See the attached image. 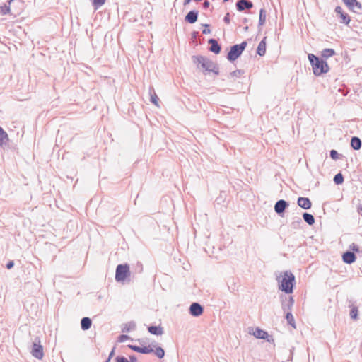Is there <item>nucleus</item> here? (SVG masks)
<instances>
[{
  "label": "nucleus",
  "instance_id": "obj_37",
  "mask_svg": "<svg viewBox=\"0 0 362 362\" xmlns=\"http://www.w3.org/2000/svg\"><path fill=\"white\" fill-rule=\"evenodd\" d=\"M203 26L205 27V28L202 30V33L204 35H207L211 33V30L209 28V24H203Z\"/></svg>",
  "mask_w": 362,
  "mask_h": 362
},
{
  "label": "nucleus",
  "instance_id": "obj_42",
  "mask_svg": "<svg viewBox=\"0 0 362 362\" xmlns=\"http://www.w3.org/2000/svg\"><path fill=\"white\" fill-rule=\"evenodd\" d=\"M14 266V262L13 261H9L6 264V268L10 269L13 268Z\"/></svg>",
  "mask_w": 362,
  "mask_h": 362
},
{
  "label": "nucleus",
  "instance_id": "obj_13",
  "mask_svg": "<svg viewBox=\"0 0 362 362\" xmlns=\"http://www.w3.org/2000/svg\"><path fill=\"white\" fill-rule=\"evenodd\" d=\"M199 12L197 10L189 11L185 17V21L193 24L197 21Z\"/></svg>",
  "mask_w": 362,
  "mask_h": 362
},
{
  "label": "nucleus",
  "instance_id": "obj_35",
  "mask_svg": "<svg viewBox=\"0 0 362 362\" xmlns=\"http://www.w3.org/2000/svg\"><path fill=\"white\" fill-rule=\"evenodd\" d=\"M330 157L332 159L337 160L342 157V155H339L336 150L330 151Z\"/></svg>",
  "mask_w": 362,
  "mask_h": 362
},
{
  "label": "nucleus",
  "instance_id": "obj_53",
  "mask_svg": "<svg viewBox=\"0 0 362 362\" xmlns=\"http://www.w3.org/2000/svg\"><path fill=\"white\" fill-rule=\"evenodd\" d=\"M111 358H107V359L105 362H110Z\"/></svg>",
  "mask_w": 362,
  "mask_h": 362
},
{
  "label": "nucleus",
  "instance_id": "obj_48",
  "mask_svg": "<svg viewBox=\"0 0 362 362\" xmlns=\"http://www.w3.org/2000/svg\"><path fill=\"white\" fill-rule=\"evenodd\" d=\"M191 1L192 0H185L184 3H183V5L184 6L188 5L191 2Z\"/></svg>",
  "mask_w": 362,
  "mask_h": 362
},
{
  "label": "nucleus",
  "instance_id": "obj_29",
  "mask_svg": "<svg viewBox=\"0 0 362 362\" xmlns=\"http://www.w3.org/2000/svg\"><path fill=\"white\" fill-rule=\"evenodd\" d=\"M9 137H0V146L3 148L10 147Z\"/></svg>",
  "mask_w": 362,
  "mask_h": 362
},
{
  "label": "nucleus",
  "instance_id": "obj_41",
  "mask_svg": "<svg viewBox=\"0 0 362 362\" xmlns=\"http://www.w3.org/2000/svg\"><path fill=\"white\" fill-rule=\"evenodd\" d=\"M198 35H199L198 31H193L191 33V37L192 39H196L198 37Z\"/></svg>",
  "mask_w": 362,
  "mask_h": 362
},
{
  "label": "nucleus",
  "instance_id": "obj_26",
  "mask_svg": "<svg viewBox=\"0 0 362 362\" xmlns=\"http://www.w3.org/2000/svg\"><path fill=\"white\" fill-rule=\"evenodd\" d=\"M13 1V0L8 1L7 2L8 3V5L4 4V5L0 6V14L4 16V15L10 13L11 8H10L9 5L11 3V1Z\"/></svg>",
  "mask_w": 362,
  "mask_h": 362
},
{
  "label": "nucleus",
  "instance_id": "obj_23",
  "mask_svg": "<svg viewBox=\"0 0 362 362\" xmlns=\"http://www.w3.org/2000/svg\"><path fill=\"white\" fill-rule=\"evenodd\" d=\"M149 94L151 96L150 101L156 106L159 107V98L157 96L156 93H155V90L153 87L149 88Z\"/></svg>",
  "mask_w": 362,
  "mask_h": 362
},
{
  "label": "nucleus",
  "instance_id": "obj_36",
  "mask_svg": "<svg viewBox=\"0 0 362 362\" xmlns=\"http://www.w3.org/2000/svg\"><path fill=\"white\" fill-rule=\"evenodd\" d=\"M115 362H129L124 356H118L115 358Z\"/></svg>",
  "mask_w": 362,
  "mask_h": 362
},
{
  "label": "nucleus",
  "instance_id": "obj_1",
  "mask_svg": "<svg viewBox=\"0 0 362 362\" xmlns=\"http://www.w3.org/2000/svg\"><path fill=\"white\" fill-rule=\"evenodd\" d=\"M192 59L198 69H202L204 74L212 72L216 75H219L218 65L208 57L202 55H194L192 56Z\"/></svg>",
  "mask_w": 362,
  "mask_h": 362
},
{
  "label": "nucleus",
  "instance_id": "obj_49",
  "mask_svg": "<svg viewBox=\"0 0 362 362\" xmlns=\"http://www.w3.org/2000/svg\"><path fill=\"white\" fill-rule=\"evenodd\" d=\"M247 22H248V19H247V18H244L243 19V23H247Z\"/></svg>",
  "mask_w": 362,
  "mask_h": 362
},
{
  "label": "nucleus",
  "instance_id": "obj_7",
  "mask_svg": "<svg viewBox=\"0 0 362 362\" xmlns=\"http://www.w3.org/2000/svg\"><path fill=\"white\" fill-rule=\"evenodd\" d=\"M348 9L356 13H358L362 9V4L358 0H341Z\"/></svg>",
  "mask_w": 362,
  "mask_h": 362
},
{
  "label": "nucleus",
  "instance_id": "obj_21",
  "mask_svg": "<svg viewBox=\"0 0 362 362\" xmlns=\"http://www.w3.org/2000/svg\"><path fill=\"white\" fill-rule=\"evenodd\" d=\"M148 331L153 335H161L163 333V328L160 326L151 325L148 327Z\"/></svg>",
  "mask_w": 362,
  "mask_h": 362
},
{
  "label": "nucleus",
  "instance_id": "obj_38",
  "mask_svg": "<svg viewBox=\"0 0 362 362\" xmlns=\"http://www.w3.org/2000/svg\"><path fill=\"white\" fill-rule=\"evenodd\" d=\"M129 339V337L128 335L122 334L119 337L118 341L124 342V341H126L127 339Z\"/></svg>",
  "mask_w": 362,
  "mask_h": 362
},
{
  "label": "nucleus",
  "instance_id": "obj_25",
  "mask_svg": "<svg viewBox=\"0 0 362 362\" xmlns=\"http://www.w3.org/2000/svg\"><path fill=\"white\" fill-rule=\"evenodd\" d=\"M351 146L354 150H359L361 147L360 137H351Z\"/></svg>",
  "mask_w": 362,
  "mask_h": 362
},
{
  "label": "nucleus",
  "instance_id": "obj_4",
  "mask_svg": "<svg viewBox=\"0 0 362 362\" xmlns=\"http://www.w3.org/2000/svg\"><path fill=\"white\" fill-rule=\"evenodd\" d=\"M247 41L244 40L240 44L230 46V50L226 55L227 59L230 62H235L242 55L243 52L247 47Z\"/></svg>",
  "mask_w": 362,
  "mask_h": 362
},
{
  "label": "nucleus",
  "instance_id": "obj_45",
  "mask_svg": "<svg viewBox=\"0 0 362 362\" xmlns=\"http://www.w3.org/2000/svg\"><path fill=\"white\" fill-rule=\"evenodd\" d=\"M0 136H8L7 133L0 127Z\"/></svg>",
  "mask_w": 362,
  "mask_h": 362
},
{
  "label": "nucleus",
  "instance_id": "obj_18",
  "mask_svg": "<svg viewBox=\"0 0 362 362\" xmlns=\"http://www.w3.org/2000/svg\"><path fill=\"white\" fill-rule=\"evenodd\" d=\"M294 303V300L293 297L290 296L288 298L282 300V309L286 311H291V308L293 307Z\"/></svg>",
  "mask_w": 362,
  "mask_h": 362
},
{
  "label": "nucleus",
  "instance_id": "obj_24",
  "mask_svg": "<svg viewBox=\"0 0 362 362\" xmlns=\"http://www.w3.org/2000/svg\"><path fill=\"white\" fill-rule=\"evenodd\" d=\"M266 17H267V11L264 8H262L259 11V23H258L259 28H260L265 23Z\"/></svg>",
  "mask_w": 362,
  "mask_h": 362
},
{
  "label": "nucleus",
  "instance_id": "obj_44",
  "mask_svg": "<svg viewBox=\"0 0 362 362\" xmlns=\"http://www.w3.org/2000/svg\"><path fill=\"white\" fill-rule=\"evenodd\" d=\"M129 362H137V358L135 356H129Z\"/></svg>",
  "mask_w": 362,
  "mask_h": 362
},
{
  "label": "nucleus",
  "instance_id": "obj_30",
  "mask_svg": "<svg viewBox=\"0 0 362 362\" xmlns=\"http://www.w3.org/2000/svg\"><path fill=\"white\" fill-rule=\"evenodd\" d=\"M286 319L290 325H291L294 328L296 327L294 317L291 311L287 312L286 315Z\"/></svg>",
  "mask_w": 362,
  "mask_h": 362
},
{
  "label": "nucleus",
  "instance_id": "obj_52",
  "mask_svg": "<svg viewBox=\"0 0 362 362\" xmlns=\"http://www.w3.org/2000/svg\"><path fill=\"white\" fill-rule=\"evenodd\" d=\"M297 222H298V224L301 223V219L300 218H298V221Z\"/></svg>",
  "mask_w": 362,
  "mask_h": 362
},
{
  "label": "nucleus",
  "instance_id": "obj_50",
  "mask_svg": "<svg viewBox=\"0 0 362 362\" xmlns=\"http://www.w3.org/2000/svg\"><path fill=\"white\" fill-rule=\"evenodd\" d=\"M248 29H249V27H248L247 25H246L245 27H244V28H243V30H244L245 31H247V30H248Z\"/></svg>",
  "mask_w": 362,
  "mask_h": 362
},
{
  "label": "nucleus",
  "instance_id": "obj_14",
  "mask_svg": "<svg viewBox=\"0 0 362 362\" xmlns=\"http://www.w3.org/2000/svg\"><path fill=\"white\" fill-rule=\"evenodd\" d=\"M288 206V203L284 200L280 199L277 201L274 205V211L276 214H282L285 209Z\"/></svg>",
  "mask_w": 362,
  "mask_h": 362
},
{
  "label": "nucleus",
  "instance_id": "obj_27",
  "mask_svg": "<svg viewBox=\"0 0 362 362\" xmlns=\"http://www.w3.org/2000/svg\"><path fill=\"white\" fill-rule=\"evenodd\" d=\"M303 218L305 222H306L308 225L312 226L315 223V218L314 216L308 213H303Z\"/></svg>",
  "mask_w": 362,
  "mask_h": 362
},
{
  "label": "nucleus",
  "instance_id": "obj_6",
  "mask_svg": "<svg viewBox=\"0 0 362 362\" xmlns=\"http://www.w3.org/2000/svg\"><path fill=\"white\" fill-rule=\"evenodd\" d=\"M31 354L33 357L37 359H42L44 356L43 347L40 344V339L39 337H35L33 342Z\"/></svg>",
  "mask_w": 362,
  "mask_h": 362
},
{
  "label": "nucleus",
  "instance_id": "obj_3",
  "mask_svg": "<svg viewBox=\"0 0 362 362\" xmlns=\"http://www.w3.org/2000/svg\"><path fill=\"white\" fill-rule=\"evenodd\" d=\"M277 279L279 283V289L286 293H291L293 292L295 276L291 272H284L281 280L279 278Z\"/></svg>",
  "mask_w": 362,
  "mask_h": 362
},
{
  "label": "nucleus",
  "instance_id": "obj_39",
  "mask_svg": "<svg viewBox=\"0 0 362 362\" xmlns=\"http://www.w3.org/2000/svg\"><path fill=\"white\" fill-rule=\"evenodd\" d=\"M223 21L226 24H229L230 22V13H227L224 18H223Z\"/></svg>",
  "mask_w": 362,
  "mask_h": 362
},
{
  "label": "nucleus",
  "instance_id": "obj_10",
  "mask_svg": "<svg viewBox=\"0 0 362 362\" xmlns=\"http://www.w3.org/2000/svg\"><path fill=\"white\" fill-rule=\"evenodd\" d=\"M208 44L210 45L209 47V51L214 53L215 54H218L221 52V46L217 40L211 38L208 40Z\"/></svg>",
  "mask_w": 362,
  "mask_h": 362
},
{
  "label": "nucleus",
  "instance_id": "obj_19",
  "mask_svg": "<svg viewBox=\"0 0 362 362\" xmlns=\"http://www.w3.org/2000/svg\"><path fill=\"white\" fill-rule=\"evenodd\" d=\"M252 334L257 339H265L268 337V333L258 327L255 328Z\"/></svg>",
  "mask_w": 362,
  "mask_h": 362
},
{
  "label": "nucleus",
  "instance_id": "obj_11",
  "mask_svg": "<svg viewBox=\"0 0 362 362\" xmlns=\"http://www.w3.org/2000/svg\"><path fill=\"white\" fill-rule=\"evenodd\" d=\"M203 311V307L198 303H192L189 307V313L194 317L200 316Z\"/></svg>",
  "mask_w": 362,
  "mask_h": 362
},
{
  "label": "nucleus",
  "instance_id": "obj_31",
  "mask_svg": "<svg viewBox=\"0 0 362 362\" xmlns=\"http://www.w3.org/2000/svg\"><path fill=\"white\" fill-rule=\"evenodd\" d=\"M106 0H91L92 6L95 10L100 8L105 3Z\"/></svg>",
  "mask_w": 362,
  "mask_h": 362
},
{
  "label": "nucleus",
  "instance_id": "obj_8",
  "mask_svg": "<svg viewBox=\"0 0 362 362\" xmlns=\"http://www.w3.org/2000/svg\"><path fill=\"white\" fill-rule=\"evenodd\" d=\"M334 12L338 18L341 19L340 23L348 25L351 21L349 15L343 11L340 6H336Z\"/></svg>",
  "mask_w": 362,
  "mask_h": 362
},
{
  "label": "nucleus",
  "instance_id": "obj_55",
  "mask_svg": "<svg viewBox=\"0 0 362 362\" xmlns=\"http://www.w3.org/2000/svg\"><path fill=\"white\" fill-rule=\"evenodd\" d=\"M294 224H295V226H297V223H295V222H293L292 225H294Z\"/></svg>",
  "mask_w": 362,
  "mask_h": 362
},
{
  "label": "nucleus",
  "instance_id": "obj_56",
  "mask_svg": "<svg viewBox=\"0 0 362 362\" xmlns=\"http://www.w3.org/2000/svg\"><path fill=\"white\" fill-rule=\"evenodd\" d=\"M294 224H295V226H297V223H295V222H293L292 225H294Z\"/></svg>",
  "mask_w": 362,
  "mask_h": 362
},
{
  "label": "nucleus",
  "instance_id": "obj_22",
  "mask_svg": "<svg viewBox=\"0 0 362 362\" xmlns=\"http://www.w3.org/2000/svg\"><path fill=\"white\" fill-rule=\"evenodd\" d=\"M335 54L336 52L334 49L332 48H325L321 52V57L325 59V60Z\"/></svg>",
  "mask_w": 362,
  "mask_h": 362
},
{
  "label": "nucleus",
  "instance_id": "obj_46",
  "mask_svg": "<svg viewBox=\"0 0 362 362\" xmlns=\"http://www.w3.org/2000/svg\"><path fill=\"white\" fill-rule=\"evenodd\" d=\"M358 213L362 216V204H359L357 208Z\"/></svg>",
  "mask_w": 362,
  "mask_h": 362
},
{
  "label": "nucleus",
  "instance_id": "obj_57",
  "mask_svg": "<svg viewBox=\"0 0 362 362\" xmlns=\"http://www.w3.org/2000/svg\"><path fill=\"white\" fill-rule=\"evenodd\" d=\"M229 0H223V2H227Z\"/></svg>",
  "mask_w": 362,
  "mask_h": 362
},
{
  "label": "nucleus",
  "instance_id": "obj_33",
  "mask_svg": "<svg viewBox=\"0 0 362 362\" xmlns=\"http://www.w3.org/2000/svg\"><path fill=\"white\" fill-rule=\"evenodd\" d=\"M155 354L159 358H163L165 356V351L161 347L158 346V347L156 348Z\"/></svg>",
  "mask_w": 362,
  "mask_h": 362
},
{
  "label": "nucleus",
  "instance_id": "obj_40",
  "mask_svg": "<svg viewBox=\"0 0 362 362\" xmlns=\"http://www.w3.org/2000/svg\"><path fill=\"white\" fill-rule=\"evenodd\" d=\"M209 6H210L209 1L205 0V1L202 4V8H203V9L206 10L209 7Z\"/></svg>",
  "mask_w": 362,
  "mask_h": 362
},
{
  "label": "nucleus",
  "instance_id": "obj_43",
  "mask_svg": "<svg viewBox=\"0 0 362 362\" xmlns=\"http://www.w3.org/2000/svg\"><path fill=\"white\" fill-rule=\"evenodd\" d=\"M350 247H351L354 251H356V252H358V247L356 244H354V243H353V244L350 246Z\"/></svg>",
  "mask_w": 362,
  "mask_h": 362
},
{
  "label": "nucleus",
  "instance_id": "obj_51",
  "mask_svg": "<svg viewBox=\"0 0 362 362\" xmlns=\"http://www.w3.org/2000/svg\"><path fill=\"white\" fill-rule=\"evenodd\" d=\"M129 326L135 327V324L134 322H130Z\"/></svg>",
  "mask_w": 362,
  "mask_h": 362
},
{
  "label": "nucleus",
  "instance_id": "obj_28",
  "mask_svg": "<svg viewBox=\"0 0 362 362\" xmlns=\"http://www.w3.org/2000/svg\"><path fill=\"white\" fill-rule=\"evenodd\" d=\"M350 317L354 320L356 321L358 319V307L353 305L351 308L350 312H349Z\"/></svg>",
  "mask_w": 362,
  "mask_h": 362
},
{
  "label": "nucleus",
  "instance_id": "obj_17",
  "mask_svg": "<svg viewBox=\"0 0 362 362\" xmlns=\"http://www.w3.org/2000/svg\"><path fill=\"white\" fill-rule=\"evenodd\" d=\"M356 257L354 252L346 251L342 255L343 261L346 264H351L355 262Z\"/></svg>",
  "mask_w": 362,
  "mask_h": 362
},
{
  "label": "nucleus",
  "instance_id": "obj_54",
  "mask_svg": "<svg viewBox=\"0 0 362 362\" xmlns=\"http://www.w3.org/2000/svg\"><path fill=\"white\" fill-rule=\"evenodd\" d=\"M294 224H295V226H297V223H295V222H293L292 225H294Z\"/></svg>",
  "mask_w": 362,
  "mask_h": 362
},
{
  "label": "nucleus",
  "instance_id": "obj_16",
  "mask_svg": "<svg viewBox=\"0 0 362 362\" xmlns=\"http://www.w3.org/2000/svg\"><path fill=\"white\" fill-rule=\"evenodd\" d=\"M267 37H264L259 43L257 48V54L260 56L263 57L266 54V48H267V42H266Z\"/></svg>",
  "mask_w": 362,
  "mask_h": 362
},
{
  "label": "nucleus",
  "instance_id": "obj_9",
  "mask_svg": "<svg viewBox=\"0 0 362 362\" xmlns=\"http://www.w3.org/2000/svg\"><path fill=\"white\" fill-rule=\"evenodd\" d=\"M235 6L237 11L241 12L245 9H251L254 5L250 0H238Z\"/></svg>",
  "mask_w": 362,
  "mask_h": 362
},
{
  "label": "nucleus",
  "instance_id": "obj_2",
  "mask_svg": "<svg viewBox=\"0 0 362 362\" xmlns=\"http://www.w3.org/2000/svg\"><path fill=\"white\" fill-rule=\"evenodd\" d=\"M308 58L315 76H321L329 71V67L326 60L320 58L314 54H308Z\"/></svg>",
  "mask_w": 362,
  "mask_h": 362
},
{
  "label": "nucleus",
  "instance_id": "obj_47",
  "mask_svg": "<svg viewBox=\"0 0 362 362\" xmlns=\"http://www.w3.org/2000/svg\"><path fill=\"white\" fill-rule=\"evenodd\" d=\"M115 347L112 349V351H110V353L109 354V356H108V358H112L113 357V356H114V354H115Z\"/></svg>",
  "mask_w": 362,
  "mask_h": 362
},
{
  "label": "nucleus",
  "instance_id": "obj_20",
  "mask_svg": "<svg viewBox=\"0 0 362 362\" xmlns=\"http://www.w3.org/2000/svg\"><path fill=\"white\" fill-rule=\"evenodd\" d=\"M92 325V321L90 318L88 317H84L81 320V327L83 330H88L90 328Z\"/></svg>",
  "mask_w": 362,
  "mask_h": 362
},
{
  "label": "nucleus",
  "instance_id": "obj_12",
  "mask_svg": "<svg viewBox=\"0 0 362 362\" xmlns=\"http://www.w3.org/2000/svg\"><path fill=\"white\" fill-rule=\"evenodd\" d=\"M128 347L136 352L144 354H148L153 351V349L150 346L141 347L136 345L129 344L128 345Z\"/></svg>",
  "mask_w": 362,
  "mask_h": 362
},
{
  "label": "nucleus",
  "instance_id": "obj_34",
  "mask_svg": "<svg viewBox=\"0 0 362 362\" xmlns=\"http://www.w3.org/2000/svg\"><path fill=\"white\" fill-rule=\"evenodd\" d=\"M244 73V71L243 70H240V69H237L235 71H233L232 72H230V76L233 78H240L241 76V75Z\"/></svg>",
  "mask_w": 362,
  "mask_h": 362
},
{
  "label": "nucleus",
  "instance_id": "obj_5",
  "mask_svg": "<svg viewBox=\"0 0 362 362\" xmlns=\"http://www.w3.org/2000/svg\"><path fill=\"white\" fill-rule=\"evenodd\" d=\"M130 276L129 266L127 264H118L115 271V280L122 282Z\"/></svg>",
  "mask_w": 362,
  "mask_h": 362
},
{
  "label": "nucleus",
  "instance_id": "obj_15",
  "mask_svg": "<svg viewBox=\"0 0 362 362\" xmlns=\"http://www.w3.org/2000/svg\"><path fill=\"white\" fill-rule=\"evenodd\" d=\"M297 204L303 209H309L312 206V202L308 197H298Z\"/></svg>",
  "mask_w": 362,
  "mask_h": 362
},
{
  "label": "nucleus",
  "instance_id": "obj_32",
  "mask_svg": "<svg viewBox=\"0 0 362 362\" xmlns=\"http://www.w3.org/2000/svg\"><path fill=\"white\" fill-rule=\"evenodd\" d=\"M334 182L336 185H340V184H342L343 182H344V176L341 173H337V175H335V176L334 177Z\"/></svg>",
  "mask_w": 362,
  "mask_h": 362
}]
</instances>
